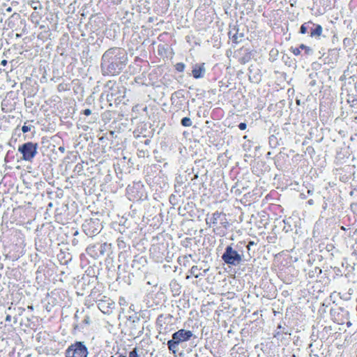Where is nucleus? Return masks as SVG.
I'll list each match as a JSON object with an SVG mask.
<instances>
[{"instance_id": "obj_1", "label": "nucleus", "mask_w": 357, "mask_h": 357, "mask_svg": "<svg viewBox=\"0 0 357 357\" xmlns=\"http://www.w3.org/2000/svg\"><path fill=\"white\" fill-rule=\"evenodd\" d=\"M206 225L213 228V231L216 234H222V229H226L229 225L227 215L223 212L215 211L211 215H207L206 218Z\"/></svg>"}, {"instance_id": "obj_2", "label": "nucleus", "mask_w": 357, "mask_h": 357, "mask_svg": "<svg viewBox=\"0 0 357 357\" xmlns=\"http://www.w3.org/2000/svg\"><path fill=\"white\" fill-rule=\"evenodd\" d=\"M37 149V143L29 142L20 146L17 150L22 155V160L31 162L36 155Z\"/></svg>"}, {"instance_id": "obj_3", "label": "nucleus", "mask_w": 357, "mask_h": 357, "mask_svg": "<svg viewBox=\"0 0 357 357\" xmlns=\"http://www.w3.org/2000/svg\"><path fill=\"white\" fill-rule=\"evenodd\" d=\"M88 350L82 342L71 344L66 351V357H87Z\"/></svg>"}, {"instance_id": "obj_4", "label": "nucleus", "mask_w": 357, "mask_h": 357, "mask_svg": "<svg viewBox=\"0 0 357 357\" xmlns=\"http://www.w3.org/2000/svg\"><path fill=\"white\" fill-rule=\"evenodd\" d=\"M222 259L227 264L234 266L239 264L242 261L241 255L236 250H234L231 245H228L226 248Z\"/></svg>"}, {"instance_id": "obj_5", "label": "nucleus", "mask_w": 357, "mask_h": 357, "mask_svg": "<svg viewBox=\"0 0 357 357\" xmlns=\"http://www.w3.org/2000/svg\"><path fill=\"white\" fill-rule=\"evenodd\" d=\"M100 222L98 219L86 220L82 225V229L88 236H93L98 234L100 230Z\"/></svg>"}, {"instance_id": "obj_6", "label": "nucleus", "mask_w": 357, "mask_h": 357, "mask_svg": "<svg viewBox=\"0 0 357 357\" xmlns=\"http://www.w3.org/2000/svg\"><path fill=\"white\" fill-rule=\"evenodd\" d=\"M111 49L105 52L102 57L101 68L103 75H109L112 72V63L110 62Z\"/></svg>"}, {"instance_id": "obj_7", "label": "nucleus", "mask_w": 357, "mask_h": 357, "mask_svg": "<svg viewBox=\"0 0 357 357\" xmlns=\"http://www.w3.org/2000/svg\"><path fill=\"white\" fill-rule=\"evenodd\" d=\"M192 336V333L190 331H186L185 329H181L175 332L172 335V339L175 340L178 344L189 340Z\"/></svg>"}, {"instance_id": "obj_8", "label": "nucleus", "mask_w": 357, "mask_h": 357, "mask_svg": "<svg viewBox=\"0 0 357 357\" xmlns=\"http://www.w3.org/2000/svg\"><path fill=\"white\" fill-rule=\"evenodd\" d=\"M111 302L110 298H107L104 296V298L100 299L98 301V306L99 310L105 314H109L112 312L111 310Z\"/></svg>"}, {"instance_id": "obj_9", "label": "nucleus", "mask_w": 357, "mask_h": 357, "mask_svg": "<svg viewBox=\"0 0 357 357\" xmlns=\"http://www.w3.org/2000/svg\"><path fill=\"white\" fill-rule=\"evenodd\" d=\"M205 72V63H197L192 67V75L195 79H199L204 76Z\"/></svg>"}, {"instance_id": "obj_10", "label": "nucleus", "mask_w": 357, "mask_h": 357, "mask_svg": "<svg viewBox=\"0 0 357 357\" xmlns=\"http://www.w3.org/2000/svg\"><path fill=\"white\" fill-rule=\"evenodd\" d=\"M301 50H304L305 54L308 55L312 53V49L304 45L301 44L298 47H291L289 51L296 56L301 55Z\"/></svg>"}, {"instance_id": "obj_11", "label": "nucleus", "mask_w": 357, "mask_h": 357, "mask_svg": "<svg viewBox=\"0 0 357 357\" xmlns=\"http://www.w3.org/2000/svg\"><path fill=\"white\" fill-rule=\"evenodd\" d=\"M172 319V316L171 314H160L157 318L156 324L160 328V329L166 330L165 325L167 324V321H170Z\"/></svg>"}, {"instance_id": "obj_12", "label": "nucleus", "mask_w": 357, "mask_h": 357, "mask_svg": "<svg viewBox=\"0 0 357 357\" xmlns=\"http://www.w3.org/2000/svg\"><path fill=\"white\" fill-rule=\"evenodd\" d=\"M322 32H323L322 26L320 24H316L315 28L311 29L310 36L311 37H314V36L319 37L322 34Z\"/></svg>"}, {"instance_id": "obj_13", "label": "nucleus", "mask_w": 357, "mask_h": 357, "mask_svg": "<svg viewBox=\"0 0 357 357\" xmlns=\"http://www.w3.org/2000/svg\"><path fill=\"white\" fill-rule=\"evenodd\" d=\"M202 268H199L197 266H192L190 270V275L197 278L200 277L202 274Z\"/></svg>"}, {"instance_id": "obj_14", "label": "nucleus", "mask_w": 357, "mask_h": 357, "mask_svg": "<svg viewBox=\"0 0 357 357\" xmlns=\"http://www.w3.org/2000/svg\"><path fill=\"white\" fill-rule=\"evenodd\" d=\"M178 343L174 340L173 339L172 340H170L167 342V346H168V349L172 351L173 354H176V352L177 351V346H178Z\"/></svg>"}, {"instance_id": "obj_15", "label": "nucleus", "mask_w": 357, "mask_h": 357, "mask_svg": "<svg viewBox=\"0 0 357 357\" xmlns=\"http://www.w3.org/2000/svg\"><path fill=\"white\" fill-rule=\"evenodd\" d=\"M29 5L34 10L42 9V6L38 1H31L29 2Z\"/></svg>"}, {"instance_id": "obj_16", "label": "nucleus", "mask_w": 357, "mask_h": 357, "mask_svg": "<svg viewBox=\"0 0 357 357\" xmlns=\"http://www.w3.org/2000/svg\"><path fill=\"white\" fill-rule=\"evenodd\" d=\"M192 121L189 117H184L181 119V125L184 127H190L192 126Z\"/></svg>"}, {"instance_id": "obj_17", "label": "nucleus", "mask_w": 357, "mask_h": 357, "mask_svg": "<svg viewBox=\"0 0 357 357\" xmlns=\"http://www.w3.org/2000/svg\"><path fill=\"white\" fill-rule=\"evenodd\" d=\"M175 67V69L178 71V72H183L184 70H185V66L183 63H176V65L174 66Z\"/></svg>"}, {"instance_id": "obj_18", "label": "nucleus", "mask_w": 357, "mask_h": 357, "mask_svg": "<svg viewBox=\"0 0 357 357\" xmlns=\"http://www.w3.org/2000/svg\"><path fill=\"white\" fill-rule=\"evenodd\" d=\"M307 23H304L301 26L300 28V33L301 34H305L307 33Z\"/></svg>"}, {"instance_id": "obj_19", "label": "nucleus", "mask_w": 357, "mask_h": 357, "mask_svg": "<svg viewBox=\"0 0 357 357\" xmlns=\"http://www.w3.org/2000/svg\"><path fill=\"white\" fill-rule=\"evenodd\" d=\"M33 126H26V125H24L22 127V131L23 133H26L29 131L31 130V128Z\"/></svg>"}, {"instance_id": "obj_20", "label": "nucleus", "mask_w": 357, "mask_h": 357, "mask_svg": "<svg viewBox=\"0 0 357 357\" xmlns=\"http://www.w3.org/2000/svg\"><path fill=\"white\" fill-rule=\"evenodd\" d=\"M82 322L86 325H89L90 324V317L86 315Z\"/></svg>"}, {"instance_id": "obj_21", "label": "nucleus", "mask_w": 357, "mask_h": 357, "mask_svg": "<svg viewBox=\"0 0 357 357\" xmlns=\"http://www.w3.org/2000/svg\"><path fill=\"white\" fill-rule=\"evenodd\" d=\"M238 128H239V129H240V130H245V129H246V128H247V125H246V123H239V125H238Z\"/></svg>"}, {"instance_id": "obj_22", "label": "nucleus", "mask_w": 357, "mask_h": 357, "mask_svg": "<svg viewBox=\"0 0 357 357\" xmlns=\"http://www.w3.org/2000/svg\"><path fill=\"white\" fill-rule=\"evenodd\" d=\"M82 113L86 116H89L91 114V110L90 109H84Z\"/></svg>"}, {"instance_id": "obj_23", "label": "nucleus", "mask_w": 357, "mask_h": 357, "mask_svg": "<svg viewBox=\"0 0 357 357\" xmlns=\"http://www.w3.org/2000/svg\"><path fill=\"white\" fill-rule=\"evenodd\" d=\"M7 61L3 59L1 61V65L3 66H6L7 65Z\"/></svg>"}, {"instance_id": "obj_24", "label": "nucleus", "mask_w": 357, "mask_h": 357, "mask_svg": "<svg viewBox=\"0 0 357 357\" xmlns=\"http://www.w3.org/2000/svg\"><path fill=\"white\" fill-rule=\"evenodd\" d=\"M12 10L13 9L10 6L6 8V12H7V13H10L12 11Z\"/></svg>"}, {"instance_id": "obj_25", "label": "nucleus", "mask_w": 357, "mask_h": 357, "mask_svg": "<svg viewBox=\"0 0 357 357\" xmlns=\"http://www.w3.org/2000/svg\"><path fill=\"white\" fill-rule=\"evenodd\" d=\"M253 244H254L253 241H250L248 245H247V248L249 250L250 249V246L252 245Z\"/></svg>"}, {"instance_id": "obj_26", "label": "nucleus", "mask_w": 357, "mask_h": 357, "mask_svg": "<svg viewBox=\"0 0 357 357\" xmlns=\"http://www.w3.org/2000/svg\"><path fill=\"white\" fill-rule=\"evenodd\" d=\"M107 325H108V326H105V328L107 329V331H108L109 333H110V330H109V325H110V324H109V321H107Z\"/></svg>"}, {"instance_id": "obj_27", "label": "nucleus", "mask_w": 357, "mask_h": 357, "mask_svg": "<svg viewBox=\"0 0 357 357\" xmlns=\"http://www.w3.org/2000/svg\"><path fill=\"white\" fill-rule=\"evenodd\" d=\"M10 319H11L10 315H7L6 317V321H10Z\"/></svg>"}, {"instance_id": "obj_28", "label": "nucleus", "mask_w": 357, "mask_h": 357, "mask_svg": "<svg viewBox=\"0 0 357 357\" xmlns=\"http://www.w3.org/2000/svg\"><path fill=\"white\" fill-rule=\"evenodd\" d=\"M108 116H110L109 112H106L104 113V116L107 117Z\"/></svg>"}, {"instance_id": "obj_29", "label": "nucleus", "mask_w": 357, "mask_h": 357, "mask_svg": "<svg viewBox=\"0 0 357 357\" xmlns=\"http://www.w3.org/2000/svg\"><path fill=\"white\" fill-rule=\"evenodd\" d=\"M307 203H308L310 205H312V204H313V203H314V201H313V199H309V200L307 201Z\"/></svg>"}, {"instance_id": "obj_30", "label": "nucleus", "mask_w": 357, "mask_h": 357, "mask_svg": "<svg viewBox=\"0 0 357 357\" xmlns=\"http://www.w3.org/2000/svg\"><path fill=\"white\" fill-rule=\"evenodd\" d=\"M15 37H16V38H20V37H21V34H20V33H16V34H15Z\"/></svg>"}, {"instance_id": "obj_31", "label": "nucleus", "mask_w": 357, "mask_h": 357, "mask_svg": "<svg viewBox=\"0 0 357 357\" xmlns=\"http://www.w3.org/2000/svg\"><path fill=\"white\" fill-rule=\"evenodd\" d=\"M106 343H107V345L109 346V341H106Z\"/></svg>"}, {"instance_id": "obj_32", "label": "nucleus", "mask_w": 357, "mask_h": 357, "mask_svg": "<svg viewBox=\"0 0 357 357\" xmlns=\"http://www.w3.org/2000/svg\"><path fill=\"white\" fill-rule=\"evenodd\" d=\"M59 149H60L61 151H63V148L60 147V148H59Z\"/></svg>"}, {"instance_id": "obj_33", "label": "nucleus", "mask_w": 357, "mask_h": 357, "mask_svg": "<svg viewBox=\"0 0 357 357\" xmlns=\"http://www.w3.org/2000/svg\"><path fill=\"white\" fill-rule=\"evenodd\" d=\"M189 278H190V275H187L186 279H189Z\"/></svg>"}]
</instances>
